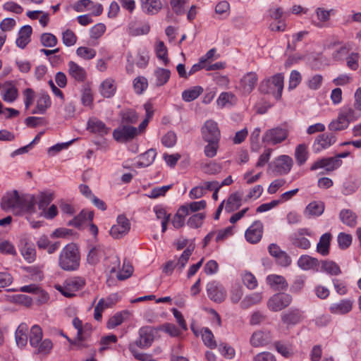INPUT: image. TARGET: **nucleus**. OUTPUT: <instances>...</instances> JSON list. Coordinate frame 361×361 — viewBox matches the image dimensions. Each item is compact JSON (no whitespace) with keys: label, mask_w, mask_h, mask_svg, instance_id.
<instances>
[{"label":"nucleus","mask_w":361,"mask_h":361,"mask_svg":"<svg viewBox=\"0 0 361 361\" xmlns=\"http://www.w3.org/2000/svg\"><path fill=\"white\" fill-rule=\"evenodd\" d=\"M171 185H164L161 187H155L152 188L147 196L151 199H157L160 197H164L166 192L171 188Z\"/></svg>","instance_id":"nucleus-54"},{"label":"nucleus","mask_w":361,"mask_h":361,"mask_svg":"<svg viewBox=\"0 0 361 361\" xmlns=\"http://www.w3.org/2000/svg\"><path fill=\"white\" fill-rule=\"evenodd\" d=\"M353 308V301L349 299L341 300L338 302L333 303L329 307V311L334 314H345Z\"/></svg>","instance_id":"nucleus-22"},{"label":"nucleus","mask_w":361,"mask_h":361,"mask_svg":"<svg viewBox=\"0 0 361 361\" xmlns=\"http://www.w3.org/2000/svg\"><path fill=\"white\" fill-rule=\"evenodd\" d=\"M167 53V49L164 45V43L161 41L158 42L156 45L157 56L163 61L165 66H166L169 61Z\"/></svg>","instance_id":"nucleus-57"},{"label":"nucleus","mask_w":361,"mask_h":361,"mask_svg":"<svg viewBox=\"0 0 361 361\" xmlns=\"http://www.w3.org/2000/svg\"><path fill=\"white\" fill-rule=\"evenodd\" d=\"M149 30L150 27L148 23L137 20H130L127 27L128 33L133 37L147 35Z\"/></svg>","instance_id":"nucleus-17"},{"label":"nucleus","mask_w":361,"mask_h":361,"mask_svg":"<svg viewBox=\"0 0 361 361\" xmlns=\"http://www.w3.org/2000/svg\"><path fill=\"white\" fill-rule=\"evenodd\" d=\"M51 104V102L49 94L45 92H42L39 94L37 100L35 109H33L31 113L32 114H43L46 112L47 109L50 107Z\"/></svg>","instance_id":"nucleus-26"},{"label":"nucleus","mask_w":361,"mask_h":361,"mask_svg":"<svg viewBox=\"0 0 361 361\" xmlns=\"http://www.w3.org/2000/svg\"><path fill=\"white\" fill-rule=\"evenodd\" d=\"M237 102V98L232 92H222L217 99V104L221 107H224L227 104L233 105Z\"/></svg>","instance_id":"nucleus-46"},{"label":"nucleus","mask_w":361,"mask_h":361,"mask_svg":"<svg viewBox=\"0 0 361 361\" xmlns=\"http://www.w3.org/2000/svg\"><path fill=\"white\" fill-rule=\"evenodd\" d=\"M207 145L204 148V154L208 158L214 157L219 148V141H205Z\"/></svg>","instance_id":"nucleus-53"},{"label":"nucleus","mask_w":361,"mask_h":361,"mask_svg":"<svg viewBox=\"0 0 361 361\" xmlns=\"http://www.w3.org/2000/svg\"><path fill=\"white\" fill-rule=\"evenodd\" d=\"M298 266L302 270L319 271L320 268V262L314 257L307 255L300 257L298 260Z\"/></svg>","instance_id":"nucleus-18"},{"label":"nucleus","mask_w":361,"mask_h":361,"mask_svg":"<svg viewBox=\"0 0 361 361\" xmlns=\"http://www.w3.org/2000/svg\"><path fill=\"white\" fill-rule=\"evenodd\" d=\"M359 187V180L355 178H350L343 183L342 193L344 195H350L355 193Z\"/></svg>","instance_id":"nucleus-41"},{"label":"nucleus","mask_w":361,"mask_h":361,"mask_svg":"<svg viewBox=\"0 0 361 361\" xmlns=\"http://www.w3.org/2000/svg\"><path fill=\"white\" fill-rule=\"evenodd\" d=\"M305 235H310L309 230L304 228H299L290 235V240L295 247L307 250L310 247L311 243Z\"/></svg>","instance_id":"nucleus-13"},{"label":"nucleus","mask_w":361,"mask_h":361,"mask_svg":"<svg viewBox=\"0 0 361 361\" xmlns=\"http://www.w3.org/2000/svg\"><path fill=\"white\" fill-rule=\"evenodd\" d=\"M148 86L147 80L143 76H138L133 80V88L135 93L141 94Z\"/></svg>","instance_id":"nucleus-55"},{"label":"nucleus","mask_w":361,"mask_h":361,"mask_svg":"<svg viewBox=\"0 0 361 361\" xmlns=\"http://www.w3.org/2000/svg\"><path fill=\"white\" fill-rule=\"evenodd\" d=\"M32 31V27L30 25H24L21 27L18 32V37L16 41V44L19 48H25L30 42Z\"/></svg>","instance_id":"nucleus-27"},{"label":"nucleus","mask_w":361,"mask_h":361,"mask_svg":"<svg viewBox=\"0 0 361 361\" xmlns=\"http://www.w3.org/2000/svg\"><path fill=\"white\" fill-rule=\"evenodd\" d=\"M319 271L326 272L332 276H337L341 273L339 266L331 260H322L320 262Z\"/></svg>","instance_id":"nucleus-36"},{"label":"nucleus","mask_w":361,"mask_h":361,"mask_svg":"<svg viewBox=\"0 0 361 361\" xmlns=\"http://www.w3.org/2000/svg\"><path fill=\"white\" fill-rule=\"evenodd\" d=\"M42 330L38 325L32 326L30 332V344L32 347H37L42 338Z\"/></svg>","instance_id":"nucleus-47"},{"label":"nucleus","mask_w":361,"mask_h":361,"mask_svg":"<svg viewBox=\"0 0 361 361\" xmlns=\"http://www.w3.org/2000/svg\"><path fill=\"white\" fill-rule=\"evenodd\" d=\"M157 156L156 150L154 149H150L142 154L139 157V161L137 163L138 166H148L151 165Z\"/></svg>","instance_id":"nucleus-45"},{"label":"nucleus","mask_w":361,"mask_h":361,"mask_svg":"<svg viewBox=\"0 0 361 361\" xmlns=\"http://www.w3.org/2000/svg\"><path fill=\"white\" fill-rule=\"evenodd\" d=\"M292 296L285 293H276L267 301L268 308L273 312H279L287 307L292 302Z\"/></svg>","instance_id":"nucleus-5"},{"label":"nucleus","mask_w":361,"mask_h":361,"mask_svg":"<svg viewBox=\"0 0 361 361\" xmlns=\"http://www.w3.org/2000/svg\"><path fill=\"white\" fill-rule=\"evenodd\" d=\"M142 8L147 13L155 14L161 8L160 0H142Z\"/></svg>","instance_id":"nucleus-40"},{"label":"nucleus","mask_w":361,"mask_h":361,"mask_svg":"<svg viewBox=\"0 0 361 361\" xmlns=\"http://www.w3.org/2000/svg\"><path fill=\"white\" fill-rule=\"evenodd\" d=\"M258 81V77L256 73L249 72L240 79L239 90L243 94H249L255 87Z\"/></svg>","instance_id":"nucleus-15"},{"label":"nucleus","mask_w":361,"mask_h":361,"mask_svg":"<svg viewBox=\"0 0 361 361\" xmlns=\"http://www.w3.org/2000/svg\"><path fill=\"white\" fill-rule=\"evenodd\" d=\"M352 235L345 233H340L337 237L338 246L341 249H347L352 243Z\"/></svg>","instance_id":"nucleus-59"},{"label":"nucleus","mask_w":361,"mask_h":361,"mask_svg":"<svg viewBox=\"0 0 361 361\" xmlns=\"http://www.w3.org/2000/svg\"><path fill=\"white\" fill-rule=\"evenodd\" d=\"M189 215L188 207L181 206L172 219V224L175 228H180L185 225V218Z\"/></svg>","instance_id":"nucleus-31"},{"label":"nucleus","mask_w":361,"mask_h":361,"mask_svg":"<svg viewBox=\"0 0 361 361\" xmlns=\"http://www.w3.org/2000/svg\"><path fill=\"white\" fill-rule=\"evenodd\" d=\"M262 299V294L259 293H254L244 298L240 303L243 309H247L250 307L259 304Z\"/></svg>","instance_id":"nucleus-44"},{"label":"nucleus","mask_w":361,"mask_h":361,"mask_svg":"<svg viewBox=\"0 0 361 361\" xmlns=\"http://www.w3.org/2000/svg\"><path fill=\"white\" fill-rule=\"evenodd\" d=\"M69 75L78 82H83L87 78L86 71L74 61L68 63Z\"/></svg>","instance_id":"nucleus-21"},{"label":"nucleus","mask_w":361,"mask_h":361,"mask_svg":"<svg viewBox=\"0 0 361 361\" xmlns=\"http://www.w3.org/2000/svg\"><path fill=\"white\" fill-rule=\"evenodd\" d=\"M338 114L350 124L360 117L361 111L354 105H345L340 109Z\"/></svg>","instance_id":"nucleus-19"},{"label":"nucleus","mask_w":361,"mask_h":361,"mask_svg":"<svg viewBox=\"0 0 361 361\" xmlns=\"http://www.w3.org/2000/svg\"><path fill=\"white\" fill-rule=\"evenodd\" d=\"M267 282L274 290H284L288 286L283 276L276 274L269 275L267 277Z\"/></svg>","instance_id":"nucleus-24"},{"label":"nucleus","mask_w":361,"mask_h":361,"mask_svg":"<svg viewBox=\"0 0 361 361\" xmlns=\"http://www.w3.org/2000/svg\"><path fill=\"white\" fill-rule=\"evenodd\" d=\"M137 134V128L123 124L114 130L113 137L116 141L124 142L133 139Z\"/></svg>","instance_id":"nucleus-11"},{"label":"nucleus","mask_w":361,"mask_h":361,"mask_svg":"<svg viewBox=\"0 0 361 361\" xmlns=\"http://www.w3.org/2000/svg\"><path fill=\"white\" fill-rule=\"evenodd\" d=\"M87 128L91 132L98 133L101 135H106L109 130L104 123L97 118H91L89 120Z\"/></svg>","instance_id":"nucleus-33"},{"label":"nucleus","mask_w":361,"mask_h":361,"mask_svg":"<svg viewBox=\"0 0 361 361\" xmlns=\"http://www.w3.org/2000/svg\"><path fill=\"white\" fill-rule=\"evenodd\" d=\"M80 253L74 243L66 245L59 257V266L65 271H75L80 265Z\"/></svg>","instance_id":"nucleus-1"},{"label":"nucleus","mask_w":361,"mask_h":361,"mask_svg":"<svg viewBox=\"0 0 361 361\" xmlns=\"http://www.w3.org/2000/svg\"><path fill=\"white\" fill-rule=\"evenodd\" d=\"M0 253L13 256L17 254L14 245L8 240H0Z\"/></svg>","instance_id":"nucleus-60"},{"label":"nucleus","mask_w":361,"mask_h":361,"mask_svg":"<svg viewBox=\"0 0 361 361\" xmlns=\"http://www.w3.org/2000/svg\"><path fill=\"white\" fill-rule=\"evenodd\" d=\"M302 319V314L299 310L293 309L281 314V320L286 325H295Z\"/></svg>","instance_id":"nucleus-28"},{"label":"nucleus","mask_w":361,"mask_h":361,"mask_svg":"<svg viewBox=\"0 0 361 361\" xmlns=\"http://www.w3.org/2000/svg\"><path fill=\"white\" fill-rule=\"evenodd\" d=\"M283 75L281 73H277L262 81L259 85V90L262 93L271 94L276 99H279L283 89Z\"/></svg>","instance_id":"nucleus-2"},{"label":"nucleus","mask_w":361,"mask_h":361,"mask_svg":"<svg viewBox=\"0 0 361 361\" xmlns=\"http://www.w3.org/2000/svg\"><path fill=\"white\" fill-rule=\"evenodd\" d=\"M341 164L342 161L338 159V158H335L334 157L323 158L314 162L310 167V170L316 171L319 169H324L326 171H332L339 168Z\"/></svg>","instance_id":"nucleus-14"},{"label":"nucleus","mask_w":361,"mask_h":361,"mask_svg":"<svg viewBox=\"0 0 361 361\" xmlns=\"http://www.w3.org/2000/svg\"><path fill=\"white\" fill-rule=\"evenodd\" d=\"M336 141V137L332 133H326L319 135L314 140L312 150L319 153L332 146Z\"/></svg>","instance_id":"nucleus-10"},{"label":"nucleus","mask_w":361,"mask_h":361,"mask_svg":"<svg viewBox=\"0 0 361 361\" xmlns=\"http://www.w3.org/2000/svg\"><path fill=\"white\" fill-rule=\"evenodd\" d=\"M271 341V335L268 331H257L252 334L250 343L254 347L264 346Z\"/></svg>","instance_id":"nucleus-20"},{"label":"nucleus","mask_w":361,"mask_h":361,"mask_svg":"<svg viewBox=\"0 0 361 361\" xmlns=\"http://www.w3.org/2000/svg\"><path fill=\"white\" fill-rule=\"evenodd\" d=\"M103 253V250L100 247L91 248L87 256V262L92 265L97 264Z\"/></svg>","instance_id":"nucleus-52"},{"label":"nucleus","mask_w":361,"mask_h":361,"mask_svg":"<svg viewBox=\"0 0 361 361\" xmlns=\"http://www.w3.org/2000/svg\"><path fill=\"white\" fill-rule=\"evenodd\" d=\"M201 133L204 141H220L221 132L217 123L213 120H207L204 122Z\"/></svg>","instance_id":"nucleus-8"},{"label":"nucleus","mask_w":361,"mask_h":361,"mask_svg":"<svg viewBox=\"0 0 361 361\" xmlns=\"http://www.w3.org/2000/svg\"><path fill=\"white\" fill-rule=\"evenodd\" d=\"M349 124L339 114L337 118L330 122L328 128L330 131H341L346 129Z\"/></svg>","instance_id":"nucleus-51"},{"label":"nucleus","mask_w":361,"mask_h":361,"mask_svg":"<svg viewBox=\"0 0 361 361\" xmlns=\"http://www.w3.org/2000/svg\"><path fill=\"white\" fill-rule=\"evenodd\" d=\"M203 92L200 86H195L182 92V99L186 102H192L196 99Z\"/></svg>","instance_id":"nucleus-43"},{"label":"nucleus","mask_w":361,"mask_h":361,"mask_svg":"<svg viewBox=\"0 0 361 361\" xmlns=\"http://www.w3.org/2000/svg\"><path fill=\"white\" fill-rule=\"evenodd\" d=\"M93 212L82 210L79 214L75 216L72 220L69 221L67 223V225L74 226L75 228H80L85 221L89 220L91 221L93 219Z\"/></svg>","instance_id":"nucleus-29"},{"label":"nucleus","mask_w":361,"mask_h":361,"mask_svg":"<svg viewBox=\"0 0 361 361\" xmlns=\"http://www.w3.org/2000/svg\"><path fill=\"white\" fill-rule=\"evenodd\" d=\"M19 207V212L17 214L24 213L32 214L35 212V199L32 195H23L21 202Z\"/></svg>","instance_id":"nucleus-25"},{"label":"nucleus","mask_w":361,"mask_h":361,"mask_svg":"<svg viewBox=\"0 0 361 361\" xmlns=\"http://www.w3.org/2000/svg\"><path fill=\"white\" fill-rule=\"evenodd\" d=\"M339 218L348 226L355 227L357 224V215L350 209H342Z\"/></svg>","instance_id":"nucleus-38"},{"label":"nucleus","mask_w":361,"mask_h":361,"mask_svg":"<svg viewBox=\"0 0 361 361\" xmlns=\"http://www.w3.org/2000/svg\"><path fill=\"white\" fill-rule=\"evenodd\" d=\"M192 248L188 247L185 249L181 255L178 259V261L176 263V267L179 271H182L185 265L187 264L192 253Z\"/></svg>","instance_id":"nucleus-56"},{"label":"nucleus","mask_w":361,"mask_h":361,"mask_svg":"<svg viewBox=\"0 0 361 361\" xmlns=\"http://www.w3.org/2000/svg\"><path fill=\"white\" fill-rule=\"evenodd\" d=\"M63 43L67 47H71L76 43L77 37L71 30H66L62 33Z\"/></svg>","instance_id":"nucleus-62"},{"label":"nucleus","mask_w":361,"mask_h":361,"mask_svg":"<svg viewBox=\"0 0 361 361\" xmlns=\"http://www.w3.org/2000/svg\"><path fill=\"white\" fill-rule=\"evenodd\" d=\"M332 235L330 233H325L321 235L317 245V252L322 256H326L329 254L330 243Z\"/></svg>","instance_id":"nucleus-30"},{"label":"nucleus","mask_w":361,"mask_h":361,"mask_svg":"<svg viewBox=\"0 0 361 361\" xmlns=\"http://www.w3.org/2000/svg\"><path fill=\"white\" fill-rule=\"evenodd\" d=\"M288 136V130L281 127L268 129L262 135V142L267 145L274 146L285 141Z\"/></svg>","instance_id":"nucleus-3"},{"label":"nucleus","mask_w":361,"mask_h":361,"mask_svg":"<svg viewBox=\"0 0 361 361\" xmlns=\"http://www.w3.org/2000/svg\"><path fill=\"white\" fill-rule=\"evenodd\" d=\"M295 157L298 165L301 166L305 163L308 158L307 147L305 144H300L296 147Z\"/></svg>","instance_id":"nucleus-48"},{"label":"nucleus","mask_w":361,"mask_h":361,"mask_svg":"<svg viewBox=\"0 0 361 361\" xmlns=\"http://www.w3.org/2000/svg\"><path fill=\"white\" fill-rule=\"evenodd\" d=\"M156 330L152 326H143L139 330L138 338L132 344L140 348H147L154 341Z\"/></svg>","instance_id":"nucleus-6"},{"label":"nucleus","mask_w":361,"mask_h":361,"mask_svg":"<svg viewBox=\"0 0 361 361\" xmlns=\"http://www.w3.org/2000/svg\"><path fill=\"white\" fill-rule=\"evenodd\" d=\"M177 141L176 134L173 131H169L161 138V143L166 147H173Z\"/></svg>","instance_id":"nucleus-64"},{"label":"nucleus","mask_w":361,"mask_h":361,"mask_svg":"<svg viewBox=\"0 0 361 361\" xmlns=\"http://www.w3.org/2000/svg\"><path fill=\"white\" fill-rule=\"evenodd\" d=\"M23 196H20L16 190L6 193L1 199V206L2 209L11 210L16 214L19 212V207Z\"/></svg>","instance_id":"nucleus-7"},{"label":"nucleus","mask_w":361,"mask_h":361,"mask_svg":"<svg viewBox=\"0 0 361 361\" xmlns=\"http://www.w3.org/2000/svg\"><path fill=\"white\" fill-rule=\"evenodd\" d=\"M128 315V312L123 311L116 313L114 316L109 318L107 322L106 326L109 329H112L116 328V326L121 325L125 319V316Z\"/></svg>","instance_id":"nucleus-49"},{"label":"nucleus","mask_w":361,"mask_h":361,"mask_svg":"<svg viewBox=\"0 0 361 361\" xmlns=\"http://www.w3.org/2000/svg\"><path fill=\"white\" fill-rule=\"evenodd\" d=\"M116 90L115 80L112 78L104 80L100 85V93L106 98L111 97L115 94Z\"/></svg>","instance_id":"nucleus-32"},{"label":"nucleus","mask_w":361,"mask_h":361,"mask_svg":"<svg viewBox=\"0 0 361 361\" xmlns=\"http://www.w3.org/2000/svg\"><path fill=\"white\" fill-rule=\"evenodd\" d=\"M85 286V281L79 277H74L66 279L62 285H56L55 288L63 295L67 298H72L75 295V293Z\"/></svg>","instance_id":"nucleus-4"},{"label":"nucleus","mask_w":361,"mask_h":361,"mask_svg":"<svg viewBox=\"0 0 361 361\" xmlns=\"http://www.w3.org/2000/svg\"><path fill=\"white\" fill-rule=\"evenodd\" d=\"M324 204L322 202L314 201L310 202L305 208V214L308 216H318L323 214Z\"/></svg>","instance_id":"nucleus-34"},{"label":"nucleus","mask_w":361,"mask_h":361,"mask_svg":"<svg viewBox=\"0 0 361 361\" xmlns=\"http://www.w3.org/2000/svg\"><path fill=\"white\" fill-rule=\"evenodd\" d=\"M21 255L23 258L29 263L35 261L36 257V250L32 243H25L20 249Z\"/></svg>","instance_id":"nucleus-42"},{"label":"nucleus","mask_w":361,"mask_h":361,"mask_svg":"<svg viewBox=\"0 0 361 361\" xmlns=\"http://www.w3.org/2000/svg\"><path fill=\"white\" fill-rule=\"evenodd\" d=\"M130 229L129 220L124 215H119L116 219V224L111 228L110 234L114 238L120 239L125 236Z\"/></svg>","instance_id":"nucleus-9"},{"label":"nucleus","mask_w":361,"mask_h":361,"mask_svg":"<svg viewBox=\"0 0 361 361\" xmlns=\"http://www.w3.org/2000/svg\"><path fill=\"white\" fill-rule=\"evenodd\" d=\"M263 233V224L260 221H255L253 224L246 230L245 238L247 241L250 243H258Z\"/></svg>","instance_id":"nucleus-16"},{"label":"nucleus","mask_w":361,"mask_h":361,"mask_svg":"<svg viewBox=\"0 0 361 361\" xmlns=\"http://www.w3.org/2000/svg\"><path fill=\"white\" fill-rule=\"evenodd\" d=\"M202 338L203 343L206 346L211 349H214L217 347V343L214 340V336L212 331L208 328H203L202 330Z\"/></svg>","instance_id":"nucleus-50"},{"label":"nucleus","mask_w":361,"mask_h":361,"mask_svg":"<svg viewBox=\"0 0 361 361\" xmlns=\"http://www.w3.org/2000/svg\"><path fill=\"white\" fill-rule=\"evenodd\" d=\"M293 164L292 158L288 155H281L275 161L276 169L280 175L288 173Z\"/></svg>","instance_id":"nucleus-23"},{"label":"nucleus","mask_w":361,"mask_h":361,"mask_svg":"<svg viewBox=\"0 0 361 361\" xmlns=\"http://www.w3.org/2000/svg\"><path fill=\"white\" fill-rule=\"evenodd\" d=\"M138 116L133 110H128L122 114V123L125 125L134 124L137 121Z\"/></svg>","instance_id":"nucleus-58"},{"label":"nucleus","mask_w":361,"mask_h":361,"mask_svg":"<svg viewBox=\"0 0 361 361\" xmlns=\"http://www.w3.org/2000/svg\"><path fill=\"white\" fill-rule=\"evenodd\" d=\"M241 195L238 192H234L231 194L226 202V211L230 213L234 210L238 209L241 205Z\"/></svg>","instance_id":"nucleus-39"},{"label":"nucleus","mask_w":361,"mask_h":361,"mask_svg":"<svg viewBox=\"0 0 361 361\" xmlns=\"http://www.w3.org/2000/svg\"><path fill=\"white\" fill-rule=\"evenodd\" d=\"M209 298L216 303L224 302L226 298V291L219 283L212 281L207 285Z\"/></svg>","instance_id":"nucleus-12"},{"label":"nucleus","mask_w":361,"mask_h":361,"mask_svg":"<svg viewBox=\"0 0 361 361\" xmlns=\"http://www.w3.org/2000/svg\"><path fill=\"white\" fill-rule=\"evenodd\" d=\"M204 217L202 213L195 214L189 218L187 224L193 228H199L202 226Z\"/></svg>","instance_id":"nucleus-63"},{"label":"nucleus","mask_w":361,"mask_h":361,"mask_svg":"<svg viewBox=\"0 0 361 361\" xmlns=\"http://www.w3.org/2000/svg\"><path fill=\"white\" fill-rule=\"evenodd\" d=\"M171 71L168 69L157 68L154 73L156 86L160 87L165 85L169 80Z\"/></svg>","instance_id":"nucleus-37"},{"label":"nucleus","mask_w":361,"mask_h":361,"mask_svg":"<svg viewBox=\"0 0 361 361\" xmlns=\"http://www.w3.org/2000/svg\"><path fill=\"white\" fill-rule=\"evenodd\" d=\"M76 54L81 58L90 60L95 56L96 51L92 48L80 47L77 49Z\"/></svg>","instance_id":"nucleus-61"},{"label":"nucleus","mask_w":361,"mask_h":361,"mask_svg":"<svg viewBox=\"0 0 361 361\" xmlns=\"http://www.w3.org/2000/svg\"><path fill=\"white\" fill-rule=\"evenodd\" d=\"M28 330L27 325L25 323H21L17 328L15 337L17 345L19 347H24L27 342V332Z\"/></svg>","instance_id":"nucleus-35"}]
</instances>
